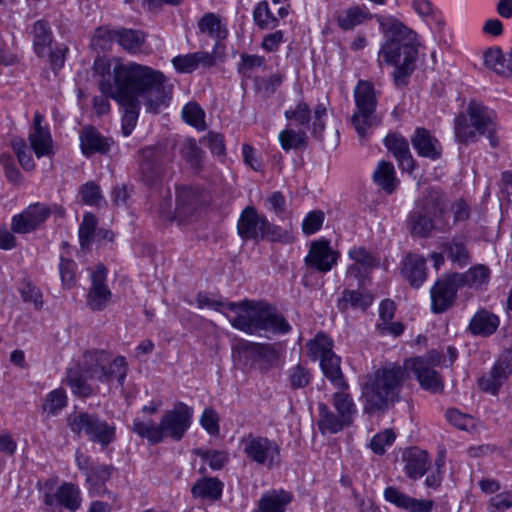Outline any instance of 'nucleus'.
Wrapping results in <instances>:
<instances>
[{"mask_svg": "<svg viewBox=\"0 0 512 512\" xmlns=\"http://www.w3.org/2000/svg\"><path fill=\"white\" fill-rule=\"evenodd\" d=\"M99 89L124 109L122 133L129 136L137 124L140 99L147 112L156 114L169 105L173 85L166 83L162 72L151 67L117 62L113 67V83L101 81Z\"/></svg>", "mask_w": 512, "mask_h": 512, "instance_id": "nucleus-1", "label": "nucleus"}, {"mask_svg": "<svg viewBox=\"0 0 512 512\" xmlns=\"http://www.w3.org/2000/svg\"><path fill=\"white\" fill-rule=\"evenodd\" d=\"M126 374L124 357L109 361L104 351L93 350L85 352L82 362L67 370L65 382L75 396L86 399L99 393V386L89 381L109 384L116 379L119 385H123Z\"/></svg>", "mask_w": 512, "mask_h": 512, "instance_id": "nucleus-2", "label": "nucleus"}, {"mask_svg": "<svg viewBox=\"0 0 512 512\" xmlns=\"http://www.w3.org/2000/svg\"><path fill=\"white\" fill-rule=\"evenodd\" d=\"M386 41L379 51V58L396 67L394 81L397 86L405 85L413 73L418 55L417 34L395 18L380 23Z\"/></svg>", "mask_w": 512, "mask_h": 512, "instance_id": "nucleus-3", "label": "nucleus"}, {"mask_svg": "<svg viewBox=\"0 0 512 512\" xmlns=\"http://www.w3.org/2000/svg\"><path fill=\"white\" fill-rule=\"evenodd\" d=\"M407 378L400 365L389 364L361 381V400L365 414L384 413L400 400V391Z\"/></svg>", "mask_w": 512, "mask_h": 512, "instance_id": "nucleus-4", "label": "nucleus"}, {"mask_svg": "<svg viewBox=\"0 0 512 512\" xmlns=\"http://www.w3.org/2000/svg\"><path fill=\"white\" fill-rule=\"evenodd\" d=\"M407 227L414 236L427 238L433 231L448 232L452 229L449 202L436 188L426 189L416 199L407 218Z\"/></svg>", "mask_w": 512, "mask_h": 512, "instance_id": "nucleus-5", "label": "nucleus"}, {"mask_svg": "<svg viewBox=\"0 0 512 512\" xmlns=\"http://www.w3.org/2000/svg\"><path fill=\"white\" fill-rule=\"evenodd\" d=\"M227 306L236 314L230 319L231 325L245 333L267 331L273 334H286L291 330L285 317L270 304L243 301L228 303Z\"/></svg>", "mask_w": 512, "mask_h": 512, "instance_id": "nucleus-6", "label": "nucleus"}, {"mask_svg": "<svg viewBox=\"0 0 512 512\" xmlns=\"http://www.w3.org/2000/svg\"><path fill=\"white\" fill-rule=\"evenodd\" d=\"M496 132L495 112L476 100H471L465 112L454 120V136L460 144L475 143L480 136H485L490 146L496 148L499 144Z\"/></svg>", "mask_w": 512, "mask_h": 512, "instance_id": "nucleus-7", "label": "nucleus"}, {"mask_svg": "<svg viewBox=\"0 0 512 512\" xmlns=\"http://www.w3.org/2000/svg\"><path fill=\"white\" fill-rule=\"evenodd\" d=\"M67 426L79 438L99 444L102 448L108 447L116 440V426L107 422L98 413L78 411L71 413L66 419Z\"/></svg>", "mask_w": 512, "mask_h": 512, "instance_id": "nucleus-8", "label": "nucleus"}, {"mask_svg": "<svg viewBox=\"0 0 512 512\" xmlns=\"http://www.w3.org/2000/svg\"><path fill=\"white\" fill-rule=\"evenodd\" d=\"M356 111L351 117V122L358 137L365 138L369 130L377 126L381 118L376 112L377 97L371 82L360 80L354 88Z\"/></svg>", "mask_w": 512, "mask_h": 512, "instance_id": "nucleus-9", "label": "nucleus"}, {"mask_svg": "<svg viewBox=\"0 0 512 512\" xmlns=\"http://www.w3.org/2000/svg\"><path fill=\"white\" fill-rule=\"evenodd\" d=\"M240 446L246 458L267 469L279 467L281 463V447L266 436L249 433L242 437Z\"/></svg>", "mask_w": 512, "mask_h": 512, "instance_id": "nucleus-10", "label": "nucleus"}, {"mask_svg": "<svg viewBox=\"0 0 512 512\" xmlns=\"http://www.w3.org/2000/svg\"><path fill=\"white\" fill-rule=\"evenodd\" d=\"M192 417L193 409L183 402H178L173 409L165 411L160 420L164 439L180 441L191 426Z\"/></svg>", "mask_w": 512, "mask_h": 512, "instance_id": "nucleus-11", "label": "nucleus"}, {"mask_svg": "<svg viewBox=\"0 0 512 512\" xmlns=\"http://www.w3.org/2000/svg\"><path fill=\"white\" fill-rule=\"evenodd\" d=\"M51 213L50 206L44 203L31 204L23 212L12 217L11 230L19 234L30 233L40 227Z\"/></svg>", "mask_w": 512, "mask_h": 512, "instance_id": "nucleus-12", "label": "nucleus"}, {"mask_svg": "<svg viewBox=\"0 0 512 512\" xmlns=\"http://www.w3.org/2000/svg\"><path fill=\"white\" fill-rule=\"evenodd\" d=\"M512 373V348L504 350L489 374L482 376L479 379L480 388L496 395L502 386L503 382Z\"/></svg>", "mask_w": 512, "mask_h": 512, "instance_id": "nucleus-13", "label": "nucleus"}, {"mask_svg": "<svg viewBox=\"0 0 512 512\" xmlns=\"http://www.w3.org/2000/svg\"><path fill=\"white\" fill-rule=\"evenodd\" d=\"M454 274L439 279L431 288V308L434 313H443L453 306L458 289Z\"/></svg>", "mask_w": 512, "mask_h": 512, "instance_id": "nucleus-14", "label": "nucleus"}, {"mask_svg": "<svg viewBox=\"0 0 512 512\" xmlns=\"http://www.w3.org/2000/svg\"><path fill=\"white\" fill-rule=\"evenodd\" d=\"M105 282L106 268L98 265L91 274V287L87 294V305L93 311H102L110 302L112 293Z\"/></svg>", "mask_w": 512, "mask_h": 512, "instance_id": "nucleus-15", "label": "nucleus"}, {"mask_svg": "<svg viewBox=\"0 0 512 512\" xmlns=\"http://www.w3.org/2000/svg\"><path fill=\"white\" fill-rule=\"evenodd\" d=\"M267 218L260 216L253 206H247L241 212L237 223L239 236L247 241L260 242L263 240V232Z\"/></svg>", "mask_w": 512, "mask_h": 512, "instance_id": "nucleus-16", "label": "nucleus"}, {"mask_svg": "<svg viewBox=\"0 0 512 512\" xmlns=\"http://www.w3.org/2000/svg\"><path fill=\"white\" fill-rule=\"evenodd\" d=\"M338 253L332 250L328 241L319 240L311 244L309 253L305 258L308 267L314 268L319 272L326 273L330 271L337 263Z\"/></svg>", "mask_w": 512, "mask_h": 512, "instance_id": "nucleus-17", "label": "nucleus"}, {"mask_svg": "<svg viewBox=\"0 0 512 512\" xmlns=\"http://www.w3.org/2000/svg\"><path fill=\"white\" fill-rule=\"evenodd\" d=\"M140 162L141 180L148 186L156 185L163 175L162 152L158 148L147 147L141 151Z\"/></svg>", "mask_w": 512, "mask_h": 512, "instance_id": "nucleus-18", "label": "nucleus"}, {"mask_svg": "<svg viewBox=\"0 0 512 512\" xmlns=\"http://www.w3.org/2000/svg\"><path fill=\"white\" fill-rule=\"evenodd\" d=\"M384 498L387 502L408 512H431L434 506L432 500L415 499L394 486L385 488Z\"/></svg>", "mask_w": 512, "mask_h": 512, "instance_id": "nucleus-19", "label": "nucleus"}, {"mask_svg": "<svg viewBox=\"0 0 512 512\" xmlns=\"http://www.w3.org/2000/svg\"><path fill=\"white\" fill-rule=\"evenodd\" d=\"M411 144L420 157L437 160L442 155V146L439 140L423 127L416 128L411 136Z\"/></svg>", "mask_w": 512, "mask_h": 512, "instance_id": "nucleus-20", "label": "nucleus"}, {"mask_svg": "<svg viewBox=\"0 0 512 512\" xmlns=\"http://www.w3.org/2000/svg\"><path fill=\"white\" fill-rule=\"evenodd\" d=\"M384 144L397 160L399 168L412 173L415 169V160L411 155L408 141L398 133H391L385 137Z\"/></svg>", "mask_w": 512, "mask_h": 512, "instance_id": "nucleus-21", "label": "nucleus"}, {"mask_svg": "<svg viewBox=\"0 0 512 512\" xmlns=\"http://www.w3.org/2000/svg\"><path fill=\"white\" fill-rule=\"evenodd\" d=\"M402 368L405 369V372L407 370H411L416 375V378L423 389L429 390L433 393L443 390L444 385L439 374L434 370V368L422 365L421 361L406 360Z\"/></svg>", "mask_w": 512, "mask_h": 512, "instance_id": "nucleus-22", "label": "nucleus"}, {"mask_svg": "<svg viewBox=\"0 0 512 512\" xmlns=\"http://www.w3.org/2000/svg\"><path fill=\"white\" fill-rule=\"evenodd\" d=\"M401 274L414 288H419L427 278L426 260L422 255L408 253L402 262Z\"/></svg>", "mask_w": 512, "mask_h": 512, "instance_id": "nucleus-23", "label": "nucleus"}, {"mask_svg": "<svg viewBox=\"0 0 512 512\" xmlns=\"http://www.w3.org/2000/svg\"><path fill=\"white\" fill-rule=\"evenodd\" d=\"M80 147L82 153L89 157L96 153H107L110 150L111 142L95 127L85 126L80 132Z\"/></svg>", "mask_w": 512, "mask_h": 512, "instance_id": "nucleus-24", "label": "nucleus"}, {"mask_svg": "<svg viewBox=\"0 0 512 512\" xmlns=\"http://www.w3.org/2000/svg\"><path fill=\"white\" fill-rule=\"evenodd\" d=\"M333 18L340 29L348 31L370 20L372 14L365 6L351 5L345 9L335 11Z\"/></svg>", "mask_w": 512, "mask_h": 512, "instance_id": "nucleus-25", "label": "nucleus"}, {"mask_svg": "<svg viewBox=\"0 0 512 512\" xmlns=\"http://www.w3.org/2000/svg\"><path fill=\"white\" fill-rule=\"evenodd\" d=\"M293 494L284 489H273L262 494L252 512H285Z\"/></svg>", "mask_w": 512, "mask_h": 512, "instance_id": "nucleus-26", "label": "nucleus"}, {"mask_svg": "<svg viewBox=\"0 0 512 512\" xmlns=\"http://www.w3.org/2000/svg\"><path fill=\"white\" fill-rule=\"evenodd\" d=\"M402 459L406 475L414 480L421 478L430 465L427 452L417 447L406 449Z\"/></svg>", "mask_w": 512, "mask_h": 512, "instance_id": "nucleus-27", "label": "nucleus"}, {"mask_svg": "<svg viewBox=\"0 0 512 512\" xmlns=\"http://www.w3.org/2000/svg\"><path fill=\"white\" fill-rule=\"evenodd\" d=\"M499 324L500 320L497 315L481 309L471 318L468 330L475 336L487 337L495 333Z\"/></svg>", "mask_w": 512, "mask_h": 512, "instance_id": "nucleus-28", "label": "nucleus"}, {"mask_svg": "<svg viewBox=\"0 0 512 512\" xmlns=\"http://www.w3.org/2000/svg\"><path fill=\"white\" fill-rule=\"evenodd\" d=\"M109 37L129 53H137L145 42V34L140 30L122 28L109 32Z\"/></svg>", "mask_w": 512, "mask_h": 512, "instance_id": "nucleus-29", "label": "nucleus"}, {"mask_svg": "<svg viewBox=\"0 0 512 512\" xmlns=\"http://www.w3.org/2000/svg\"><path fill=\"white\" fill-rule=\"evenodd\" d=\"M224 484L218 478L205 477L199 479L191 488L194 498L216 501L221 498Z\"/></svg>", "mask_w": 512, "mask_h": 512, "instance_id": "nucleus-30", "label": "nucleus"}, {"mask_svg": "<svg viewBox=\"0 0 512 512\" xmlns=\"http://www.w3.org/2000/svg\"><path fill=\"white\" fill-rule=\"evenodd\" d=\"M349 257L354 264L348 268V273L356 278L364 277L371 268L378 265L376 258L362 247L351 249Z\"/></svg>", "mask_w": 512, "mask_h": 512, "instance_id": "nucleus-31", "label": "nucleus"}, {"mask_svg": "<svg viewBox=\"0 0 512 512\" xmlns=\"http://www.w3.org/2000/svg\"><path fill=\"white\" fill-rule=\"evenodd\" d=\"M131 431L146 439L151 445L159 444L164 440L161 421L156 423L151 419L137 417L133 420Z\"/></svg>", "mask_w": 512, "mask_h": 512, "instance_id": "nucleus-32", "label": "nucleus"}, {"mask_svg": "<svg viewBox=\"0 0 512 512\" xmlns=\"http://www.w3.org/2000/svg\"><path fill=\"white\" fill-rule=\"evenodd\" d=\"M33 47L38 56H45L49 53L50 46L53 41L51 26L48 21L41 19L34 23L33 30Z\"/></svg>", "mask_w": 512, "mask_h": 512, "instance_id": "nucleus-33", "label": "nucleus"}, {"mask_svg": "<svg viewBox=\"0 0 512 512\" xmlns=\"http://www.w3.org/2000/svg\"><path fill=\"white\" fill-rule=\"evenodd\" d=\"M319 418L317 421L318 428L322 434L331 433L335 434L341 431L344 427L349 426L337 412L334 413L327 404L323 402L318 403Z\"/></svg>", "mask_w": 512, "mask_h": 512, "instance_id": "nucleus-34", "label": "nucleus"}, {"mask_svg": "<svg viewBox=\"0 0 512 512\" xmlns=\"http://www.w3.org/2000/svg\"><path fill=\"white\" fill-rule=\"evenodd\" d=\"M340 357L330 354L320 360V366L324 376L331 382L336 389H348L349 384L344 379L340 367Z\"/></svg>", "mask_w": 512, "mask_h": 512, "instance_id": "nucleus-35", "label": "nucleus"}, {"mask_svg": "<svg viewBox=\"0 0 512 512\" xmlns=\"http://www.w3.org/2000/svg\"><path fill=\"white\" fill-rule=\"evenodd\" d=\"M337 390L332 395V405L337 414L350 426L357 413L356 404L352 396L347 392L348 389Z\"/></svg>", "mask_w": 512, "mask_h": 512, "instance_id": "nucleus-36", "label": "nucleus"}, {"mask_svg": "<svg viewBox=\"0 0 512 512\" xmlns=\"http://www.w3.org/2000/svg\"><path fill=\"white\" fill-rule=\"evenodd\" d=\"M490 278V270L487 266L479 264L471 267L465 273H454V281L461 287H480L487 284Z\"/></svg>", "mask_w": 512, "mask_h": 512, "instance_id": "nucleus-37", "label": "nucleus"}, {"mask_svg": "<svg viewBox=\"0 0 512 512\" xmlns=\"http://www.w3.org/2000/svg\"><path fill=\"white\" fill-rule=\"evenodd\" d=\"M112 470V466L102 464L93 466L87 471L86 481L95 495L99 496L107 492L105 483L110 479Z\"/></svg>", "mask_w": 512, "mask_h": 512, "instance_id": "nucleus-38", "label": "nucleus"}, {"mask_svg": "<svg viewBox=\"0 0 512 512\" xmlns=\"http://www.w3.org/2000/svg\"><path fill=\"white\" fill-rule=\"evenodd\" d=\"M56 502L64 508L74 512L81 505L80 490L72 483H64L55 492Z\"/></svg>", "mask_w": 512, "mask_h": 512, "instance_id": "nucleus-39", "label": "nucleus"}, {"mask_svg": "<svg viewBox=\"0 0 512 512\" xmlns=\"http://www.w3.org/2000/svg\"><path fill=\"white\" fill-rule=\"evenodd\" d=\"M29 141L32 150L38 158L53 154V141L48 128L31 130Z\"/></svg>", "mask_w": 512, "mask_h": 512, "instance_id": "nucleus-40", "label": "nucleus"}, {"mask_svg": "<svg viewBox=\"0 0 512 512\" xmlns=\"http://www.w3.org/2000/svg\"><path fill=\"white\" fill-rule=\"evenodd\" d=\"M198 196L190 187H179L176 191V213L178 217L190 215L197 207Z\"/></svg>", "mask_w": 512, "mask_h": 512, "instance_id": "nucleus-41", "label": "nucleus"}, {"mask_svg": "<svg viewBox=\"0 0 512 512\" xmlns=\"http://www.w3.org/2000/svg\"><path fill=\"white\" fill-rule=\"evenodd\" d=\"M199 30L215 39H225L228 31L219 16L214 13L204 14L198 22Z\"/></svg>", "mask_w": 512, "mask_h": 512, "instance_id": "nucleus-42", "label": "nucleus"}, {"mask_svg": "<svg viewBox=\"0 0 512 512\" xmlns=\"http://www.w3.org/2000/svg\"><path fill=\"white\" fill-rule=\"evenodd\" d=\"M373 179L387 193H392L396 187L395 169L391 162L380 161L373 173Z\"/></svg>", "mask_w": 512, "mask_h": 512, "instance_id": "nucleus-43", "label": "nucleus"}, {"mask_svg": "<svg viewBox=\"0 0 512 512\" xmlns=\"http://www.w3.org/2000/svg\"><path fill=\"white\" fill-rule=\"evenodd\" d=\"M444 250L447 253V257L460 267L468 265L471 261L470 253L462 238H452L444 244Z\"/></svg>", "mask_w": 512, "mask_h": 512, "instance_id": "nucleus-44", "label": "nucleus"}, {"mask_svg": "<svg viewBox=\"0 0 512 512\" xmlns=\"http://www.w3.org/2000/svg\"><path fill=\"white\" fill-rule=\"evenodd\" d=\"M278 138L285 151L304 149L308 142V136L303 130L285 129L279 133Z\"/></svg>", "mask_w": 512, "mask_h": 512, "instance_id": "nucleus-45", "label": "nucleus"}, {"mask_svg": "<svg viewBox=\"0 0 512 512\" xmlns=\"http://www.w3.org/2000/svg\"><path fill=\"white\" fill-rule=\"evenodd\" d=\"M508 53L504 54L501 49H489L484 55V64L498 75L509 77Z\"/></svg>", "mask_w": 512, "mask_h": 512, "instance_id": "nucleus-46", "label": "nucleus"}, {"mask_svg": "<svg viewBox=\"0 0 512 512\" xmlns=\"http://www.w3.org/2000/svg\"><path fill=\"white\" fill-rule=\"evenodd\" d=\"M310 357L313 359H322L333 354V341L323 333H318L314 339L307 343Z\"/></svg>", "mask_w": 512, "mask_h": 512, "instance_id": "nucleus-47", "label": "nucleus"}, {"mask_svg": "<svg viewBox=\"0 0 512 512\" xmlns=\"http://www.w3.org/2000/svg\"><path fill=\"white\" fill-rule=\"evenodd\" d=\"M180 153L193 169L197 171L201 169L204 152L195 139H186L181 145Z\"/></svg>", "mask_w": 512, "mask_h": 512, "instance_id": "nucleus-48", "label": "nucleus"}, {"mask_svg": "<svg viewBox=\"0 0 512 512\" xmlns=\"http://www.w3.org/2000/svg\"><path fill=\"white\" fill-rule=\"evenodd\" d=\"M253 19L261 29H273L278 25V19L270 12L266 1L258 3L253 12Z\"/></svg>", "mask_w": 512, "mask_h": 512, "instance_id": "nucleus-49", "label": "nucleus"}, {"mask_svg": "<svg viewBox=\"0 0 512 512\" xmlns=\"http://www.w3.org/2000/svg\"><path fill=\"white\" fill-rule=\"evenodd\" d=\"M97 227V219L91 213H86L83 217L82 223L79 226V242L82 248H88L95 236Z\"/></svg>", "mask_w": 512, "mask_h": 512, "instance_id": "nucleus-50", "label": "nucleus"}, {"mask_svg": "<svg viewBox=\"0 0 512 512\" xmlns=\"http://www.w3.org/2000/svg\"><path fill=\"white\" fill-rule=\"evenodd\" d=\"M372 301L373 298L369 294L354 290H344L340 300V305L345 308L347 304H350L353 308H361L365 310L372 304Z\"/></svg>", "mask_w": 512, "mask_h": 512, "instance_id": "nucleus-51", "label": "nucleus"}, {"mask_svg": "<svg viewBox=\"0 0 512 512\" xmlns=\"http://www.w3.org/2000/svg\"><path fill=\"white\" fill-rule=\"evenodd\" d=\"M182 117L191 126L199 130L205 129V113L196 102H189L183 107Z\"/></svg>", "mask_w": 512, "mask_h": 512, "instance_id": "nucleus-52", "label": "nucleus"}, {"mask_svg": "<svg viewBox=\"0 0 512 512\" xmlns=\"http://www.w3.org/2000/svg\"><path fill=\"white\" fill-rule=\"evenodd\" d=\"M19 293L21 295L22 300L25 303L33 304L35 309L39 310L43 307V294L41 290L30 281L24 280L21 283Z\"/></svg>", "mask_w": 512, "mask_h": 512, "instance_id": "nucleus-53", "label": "nucleus"}, {"mask_svg": "<svg viewBox=\"0 0 512 512\" xmlns=\"http://www.w3.org/2000/svg\"><path fill=\"white\" fill-rule=\"evenodd\" d=\"M77 264L72 259L60 258L59 274L62 286L65 289L73 288L77 283L76 276Z\"/></svg>", "mask_w": 512, "mask_h": 512, "instance_id": "nucleus-54", "label": "nucleus"}, {"mask_svg": "<svg viewBox=\"0 0 512 512\" xmlns=\"http://www.w3.org/2000/svg\"><path fill=\"white\" fill-rule=\"evenodd\" d=\"M267 239L271 242H279L282 244L292 243L294 237L291 231L284 229L280 226L270 223L266 220L265 228L263 232V240Z\"/></svg>", "mask_w": 512, "mask_h": 512, "instance_id": "nucleus-55", "label": "nucleus"}, {"mask_svg": "<svg viewBox=\"0 0 512 512\" xmlns=\"http://www.w3.org/2000/svg\"><path fill=\"white\" fill-rule=\"evenodd\" d=\"M284 116L287 120L294 121L299 126H308L311 121V109L306 102L301 101L295 108L286 110Z\"/></svg>", "mask_w": 512, "mask_h": 512, "instance_id": "nucleus-56", "label": "nucleus"}, {"mask_svg": "<svg viewBox=\"0 0 512 512\" xmlns=\"http://www.w3.org/2000/svg\"><path fill=\"white\" fill-rule=\"evenodd\" d=\"M67 405L66 392L62 388L51 391L45 399L43 409L55 415Z\"/></svg>", "mask_w": 512, "mask_h": 512, "instance_id": "nucleus-57", "label": "nucleus"}, {"mask_svg": "<svg viewBox=\"0 0 512 512\" xmlns=\"http://www.w3.org/2000/svg\"><path fill=\"white\" fill-rule=\"evenodd\" d=\"M282 82L283 76L281 74H273L270 77H258L255 79V88L257 92L268 97L281 86Z\"/></svg>", "mask_w": 512, "mask_h": 512, "instance_id": "nucleus-58", "label": "nucleus"}, {"mask_svg": "<svg viewBox=\"0 0 512 512\" xmlns=\"http://www.w3.org/2000/svg\"><path fill=\"white\" fill-rule=\"evenodd\" d=\"M311 381V375L307 368L301 364L296 365L289 371V382L292 389L306 387Z\"/></svg>", "mask_w": 512, "mask_h": 512, "instance_id": "nucleus-59", "label": "nucleus"}, {"mask_svg": "<svg viewBox=\"0 0 512 512\" xmlns=\"http://www.w3.org/2000/svg\"><path fill=\"white\" fill-rule=\"evenodd\" d=\"M82 201L90 206H98L103 200L100 187L94 182H87L80 188Z\"/></svg>", "mask_w": 512, "mask_h": 512, "instance_id": "nucleus-60", "label": "nucleus"}, {"mask_svg": "<svg viewBox=\"0 0 512 512\" xmlns=\"http://www.w3.org/2000/svg\"><path fill=\"white\" fill-rule=\"evenodd\" d=\"M446 419L455 427H457L460 430L468 431L472 428H474L475 423L474 419L467 415L461 413L457 409H449L446 412Z\"/></svg>", "mask_w": 512, "mask_h": 512, "instance_id": "nucleus-61", "label": "nucleus"}, {"mask_svg": "<svg viewBox=\"0 0 512 512\" xmlns=\"http://www.w3.org/2000/svg\"><path fill=\"white\" fill-rule=\"evenodd\" d=\"M395 440V434L392 430L387 429L376 434L371 442L370 448L375 454L382 455L385 453V447L391 445Z\"/></svg>", "mask_w": 512, "mask_h": 512, "instance_id": "nucleus-62", "label": "nucleus"}, {"mask_svg": "<svg viewBox=\"0 0 512 512\" xmlns=\"http://www.w3.org/2000/svg\"><path fill=\"white\" fill-rule=\"evenodd\" d=\"M200 424L210 435H218L220 432L219 416L213 408L204 409Z\"/></svg>", "mask_w": 512, "mask_h": 512, "instance_id": "nucleus-63", "label": "nucleus"}, {"mask_svg": "<svg viewBox=\"0 0 512 512\" xmlns=\"http://www.w3.org/2000/svg\"><path fill=\"white\" fill-rule=\"evenodd\" d=\"M324 222V213L320 210L311 211L304 218L302 230L304 234L311 235L317 232Z\"/></svg>", "mask_w": 512, "mask_h": 512, "instance_id": "nucleus-64", "label": "nucleus"}]
</instances>
